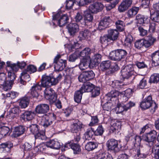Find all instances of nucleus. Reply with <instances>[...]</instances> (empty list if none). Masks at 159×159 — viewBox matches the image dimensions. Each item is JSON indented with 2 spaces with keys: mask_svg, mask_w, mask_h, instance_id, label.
<instances>
[{
  "mask_svg": "<svg viewBox=\"0 0 159 159\" xmlns=\"http://www.w3.org/2000/svg\"><path fill=\"white\" fill-rule=\"evenodd\" d=\"M62 76L61 74L58 75L56 78L52 76H48L46 75H43L42 78L41 84L44 87H46L44 90L45 98H48V97L54 93V91L49 87L52 85L57 84L61 78Z\"/></svg>",
  "mask_w": 159,
  "mask_h": 159,
  "instance_id": "nucleus-1",
  "label": "nucleus"
},
{
  "mask_svg": "<svg viewBox=\"0 0 159 159\" xmlns=\"http://www.w3.org/2000/svg\"><path fill=\"white\" fill-rule=\"evenodd\" d=\"M25 130V129L23 126L16 127L14 129L13 135L15 137H18L23 134Z\"/></svg>",
  "mask_w": 159,
  "mask_h": 159,
  "instance_id": "nucleus-33",
  "label": "nucleus"
},
{
  "mask_svg": "<svg viewBox=\"0 0 159 159\" xmlns=\"http://www.w3.org/2000/svg\"><path fill=\"white\" fill-rule=\"evenodd\" d=\"M159 81V74L154 73L151 76L149 80L150 83H157Z\"/></svg>",
  "mask_w": 159,
  "mask_h": 159,
  "instance_id": "nucleus-42",
  "label": "nucleus"
},
{
  "mask_svg": "<svg viewBox=\"0 0 159 159\" xmlns=\"http://www.w3.org/2000/svg\"><path fill=\"white\" fill-rule=\"evenodd\" d=\"M56 119V116L53 113H48L43 116L40 119V124L45 128L51 125L53 120Z\"/></svg>",
  "mask_w": 159,
  "mask_h": 159,
  "instance_id": "nucleus-6",
  "label": "nucleus"
},
{
  "mask_svg": "<svg viewBox=\"0 0 159 159\" xmlns=\"http://www.w3.org/2000/svg\"><path fill=\"white\" fill-rule=\"evenodd\" d=\"M157 132L155 130H152L146 135L143 136V140L147 142L150 143L151 144L153 143V141L155 139Z\"/></svg>",
  "mask_w": 159,
  "mask_h": 159,
  "instance_id": "nucleus-12",
  "label": "nucleus"
},
{
  "mask_svg": "<svg viewBox=\"0 0 159 159\" xmlns=\"http://www.w3.org/2000/svg\"><path fill=\"white\" fill-rule=\"evenodd\" d=\"M98 146L97 144L94 142H89L85 145V149L88 151H90L93 150Z\"/></svg>",
  "mask_w": 159,
  "mask_h": 159,
  "instance_id": "nucleus-38",
  "label": "nucleus"
},
{
  "mask_svg": "<svg viewBox=\"0 0 159 159\" xmlns=\"http://www.w3.org/2000/svg\"><path fill=\"white\" fill-rule=\"evenodd\" d=\"M83 18L82 13L78 12L75 16V19L76 22H80L82 20Z\"/></svg>",
  "mask_w": 159,
  "mask_h": 159,
  "instance_id": "nucleus-61",
  "label": "nucleus"
},
{
  "mask_svg": "<svg viewBox=\"0 0 159 159\" xmlns=\"http://www.w3.org/2000/svg\"><path fill=\"white\" fill-rule=\"evenodd\" d=\"M27 73L26 70H24L21 73L20 81V82L21 84L25 85L26 83V81H29L30 80V76Z\"/></svg>",
  "mask_w": 159,
  "mask_h": 159,
  "instance_id": "nucleus-24",
  "label": "nucleus"
},
{
  "mask_svg": "<svg viewBox=\"0 0 159 159\" xmlns=\"http://www.w3.org/2000/svg\"><path fill=\"white\" fill-rule=\"evenodd\" d=\"M134 68L131 65L125 66L122 68L120 72L123 79H128L134 74Z\"/></svg>",
  "mask_w": 159,
  "mask_h": 159,
  "instance_id": "nucleus-10",
  "label": "nucleus"
},
{
  "mask_svg": "<svg viewBox=\"0 0 159 159\" xmlns=\"http://www.w3.org/2000/svg\"><path fill=\"white\" fill-rule=\"evenodd\" d=\"M113 107V104L111 102H107L102 106L103 109L104 110L111 111Z\"/></svg>",
  "mask_w": 159,
  "mask_h": 159,
  "instance_id": "nucleus-52",
  "label": "nucleus"
},
{
  "mask_svg": "<svg viewBox=\"0 0 159 159\" xmlns=\"http://www.w3.org/2000/svg\"><path fill=\"white\" fill-rule=\"evenodd\" d=\"M26 71V72L31 74L35 72L37 70V68L33 65H29L28 66L26 69L24 70Z\"/></svg>",
  "mask_w": 159,
  "mask_h": 159,
  "instance_id": "nucleus-49",
  "label": "nucleus"
},
{
  "mask_svg": "<svg viewBox=\"0 0 159 159\" xmlns=\"http://www.w3.org/2000/svg\"><path fill=\"white\" fill-rule=\"evenodd\" d=\"M101 58V55L99 54L94 55L92 57V59L90 58L91 66L94 67L98 65V63L100 61Z\"/></svg>",
  "mask_w": 159,
  "mask_h": 159,
  "instance_id": "nucleus-25",
  "label": "nucleus"
},
{
  "mask_svg": "<svg viewBox=\"0 0 159 159\" xmlns=\"http://www.w3.org/2000/svg\"><path fill=\"white\" fill-rule=\"evenodd\" d=\"M92 96L95 97L98 96L100 93V89L99 87H93V88L91 91Z\"/></svg>",
  "mask_w": 159,
  "mask_h": 159,
  "instance_id": "nucleus-50",
  "label": "nucleus"
},
{
  "mask_svg": "<svg viewBox=\"0 0 159 159\" xmlns=\"http://www.w3.org/2000/svg\"><path fill=\"white\" fill-rule=\"evenodd\" d=\"M119 95V93L118 91L112 90L106 95V97L107 98V100L112 101V99L117 98Z\"/></svg>",
  "mask_w": 159,
  "mask_h": 159,
  "instance_id": "nucleus-34",
  "label": "nucleus"
},
{
  "mask_svg": "<svg viewBox=\"0 0 159 159\" xmlns=\"http://www.w3.org/2000/svg\"><path fill=\"white\" fill-rule=\"evenodd\" d=\"M139 10V7H134L130 9L127 12V16L129 18L134 17L138 12Z\"/></svg>",
  "mask_w": 159,
  "mask_h": 159,
  "instance_id": "nucleus-32",
  "label": "nucleus"
},
{
  "mask_svg": "<svg viewBox=\"0 0 159 159\" xmlns=\"http://www.w3.org/2000/svg\"><path fill=\"white\" fill-rule=\"evenodd\" d=\"M108 34L109 39L112 41H116L119 37V33L116 29H110L108 30Z\"/></svg>",
  "mask_w": 159,
  "mask_h": 159,
  "instance_id": "nucleus-21",
  "label": "nucleus"
},
{
  "mask_svg": "<svg viewBox=\"0 0 159 159\" xmlns=\"http://www.w3.org/2000/svg\"><path fill=\"white\" fill-rule=\"evenodd\" d=\"M111 128L112 129L115 130L120 129L121 128V123L120 121L115 120L111 122Z\"/></svg>",
  "mask_w": 159,
  "mask_h": 159,
  "instance_id": "nucleus-41",
  "label": "nucleus"
},
{
  "mask_svg": "<svg viewBox=\"0 0 159 159\" xmlns=\"http://www.w3.org/2000/svg\"><path fill=\"white\" fill-rule=\"evenodd\" d=\"M132 3V0H124L118 7V10L120 12L126 11L130 7Z\"/></svg>",
  "mask_w": 159,
  "mask_h": 159,
  "instance_id": "nucleus-16",
  "label": "nucleus"
},
{
  "mask_svg": "<svg viewBox=\"0 0 159 159\" xmlns=\"http://www.w3.org/2000/svg\"><path fill=\"white\" fill-rule=\"evenodd\" d=\"M30 131L34 134H36L39 132V126L36 124H32L30 126Z\"/></svg>",
  "mask_w": 159,
  "mask_h": 159,
  "instance_id": "nucleus-48",
  "label": "nucleus"
},
{
  "mask_svg": "<svg viewBox=\"0 0 159 159\" xmlns=\"http://www.w3.org/2000/svg\"><path fill=\"white\" fill-rule=\"evenodd\" d=\"M7 64L6 69L8 71V78L9 79L8 83L9 84H11L12 87V85L16 77L15 72L18 70V67L16 64H11L9 61L7 62Z\"/></svg>",
  "mask_w": 159,
  "mask_h": 159,
  "instance_id": "nucleus-2",
  "label": "nucleus"
},
{
  "mask_svg": "<svg viewBox=\"0 0 159 159\" xmlns=\"http://www.w3.org/2000/svg\"><path fill=\"white\" fill-rule=\"evenodd\" d=\"M151 18L154 21L159 22V12L155 11L152 12L150 11Z\"/></svg>",
  "mask_w": 159,
  "mask_h": 159,
  "instance_id": "nucleus-44",
  "label": "nucleus"
},
{
  "mask_svg": "<svg viewBox=\"0 0 159 159\" xmlns=\"http://www.w3.org/2000/svg\"><path fill=\"white\" fill-rule=\"evenodd\" d=\"M106 145L108 150L113 151L115 152H118L122 149L121 145H119L118 141L114 139L108 140L107 142Z\"/></svg>",
  "mask_w": 159,
  "mask_h": 159,
  "instance_id": "nucleus-7",
  "label": "nucleus"
},
{
  "mask_svg": "<svg viewBox=\"0 0 159 159\" xmlns=\"http://www.w3.org/2000/svg\"><path fill=\"white\" fill-rule=\"evenodd\" d=\"M83 93L80 89L75 92L74 96V100L75 102L78 103L81 102Z\"/></svg>",
  "mask_w": 159,
  "mask_h": 159,
  "instance_id": "nucleus-40",
  "label": "nucleus"
},
{
  "mask_svg": "<svg viewBox=\"0 0 159 159\" xmlns=\"http://www.w3.org/2000/svg\"><path fill=\"white\" fill-rule=\"evenodd\" d=\"M103 8V5L101 3L96 2L90 5L89 9L92 13H97L101 11Z\"/></svg>",
  "mask_w": 159,
  "mask_h": 159,
  "instance_id": "nucleus-15",
  "label": "nucleus"
},
{
  "mask_svg": "<svg viewBox=\"0 0 159 159\" xmlns=\"http://www.w3.org/2000/svg\"><path fill=\"white\" fill-rule=\"evenodd\" d=\"M30 100V97L27 96L21 98L19 100L20 106L21 108H25L29 104Z\"/></svg>",
  "mask_w": 159,
  "mask_h": 159,
  "instance_id": "nucleus-26",
  "label": "nucleus"
},
{
  "mask_svg": "<svg viewBox=\"0 0 159 159\" xmlns=\"http://www.w3.org/2000/svg\"><path fill=\"white\" fill-rule=\"evenodd\" d=\"M152 106H154L155 109L157 107L155 102L153 103L152 97L149 95L143 99L140 103V106L143 109H146L150 108Z\"/></svg>",
  "mask_w": 159,
  "mask_h": 159,
  "instance_id": "nucleus-8",
  "label": "nucleus"
},
{
  "mask_svg": "<svg viewBox=\"0 0 159 159\" xmlns=\"http://www.w3.org/2000/svg\"><path fill=\"white\" fill-rule=\"evenodd\" d=\"M67 28L71 35H74L79 30V26L76 23H70L67 26Z\"/></svg>",
  "mask_w": 159,
  "mask_h": 159,
  "instance_id": "nucleus-22",
  "label": "nucleus"
},
{
  "mask_svg": "<svg viewBox=\"0 0 159 159\" xmlns=\"http://www.w3.org/2000/svg\"><path fill=\"white\" fill-rule=\"evenodd\" d=\"M117 29L120 31H122L125 26L124 22L122 20H118L116 22Z\"/></svg>",
  "mask_w": 159,
  "mask_h": 159,
  "instance_id": "nucleus-47",
  "label": "nucleus"
},
{
  "mask_svg": "<svg viewBox=\"0 0 159 159\" xmlns=\"http://www.w3.org/2000/svg\"><path fill=\"white\" fill-rule=\"evenodd\" d=\"M45 132L43 130H39V132L34 134V136L35 139H41V140L44 139H45Z\"/></svg>",
  "mask_w": 159,
  "mask_h": 159,
  "instance_id": "nucleus-45",
  "label": "nucleus"
},
{
  "mask_svg": "<svg viewBox=\"0 0 159 159\" xmlns=\"http://www.w3.org/2000/svg\"><path fill=\"white\" fill-rule=\"evenodd\" d=\"M6 75L4 73L0 74V85L2 86L3 90L7 91L10 89L11 87L9 84L8 81H6Z\"/></svg>",
  "mask_w": 159,
  "mask_h": 159,
  "instance_id": "nucleus-13",
  "label": "nucleus"
},
{
  "mask_svg": "<svg viewBox=\"0 0 159 159\" xmlns=\"http://www.w3.org/2000/svg\"><path fill=\"white\" fill-rule=\"evenodd\" d=\"M146 85L147 81L145 79L143 78L140 80L138 86L140 88L143 89L146 86Z\"/></svg>",
  "mask_w": 159,
  "mask_h": 159,
  "instance_id": "nucleus-59",
  "label": "nucleus"
},
{
  "mask_svg": "<svg viewBox=\"0 0 159 159\" xmlns=\"http://www.w3.org/2000/svg\"><path fill=\"white\" fill-rule=\"evenodd\" d=\"M13 146L12 143L10 142H7L5 143H3L0 144V148L4 149L6 148L9 149L12 148Z\"/></svg>",
  "mask_w": 159,
  "mask_h": 159,
  "instance_id": "nucleus-53",
  "label": "nucleus"
},
{
  "mask_svg": "<svg viewBox=\"0 0 159 159\" xmlns=\"http://www.w3.org/2000/svg\"><path fill=\"white\" fill-rule=\"evenodd\" d=\"M82 127V124L79 121H77L71 125L70 130L74 133H79Z\"/></svg>",
  "mask_w": 159,
  "mask_h": 159,
  "instance_id": "nucleus-20",
  "label": "nucleus"
},
{
  "mask_svg": "<svg viewBox=\"0 0 159 159\" xmlns=\"http://www.w3.org/2000/svg\"><path fill=\"white\" fill-rule=\"evenodd\" d=\"M154 65L157 66L159 65V50L155 51L151 55Z\"/></svg>",
  "mask_w": 159,
  "mask_h": 159,
  "instance_id": "nucleus-30",
  "label": "nucleus"
},
{
  "mask_svg": "<svg viewBox=\"0 0 159 159\" xmlns=\"http://www.w3.org/2000/svg\"><path fill=\"white\" fill-rule=\"evenodd\" d=\"M94 132L92 128L88 129L84 134L85 138L86 140H89L92 138Z\"/></svg>",
  "mask_w": 159,
  "mask_h": 159,
  "instance_id": "nucleus-36",
  "label": "nucleus"
},
{
  "mask_svg": "<svg viewBox=\"0 0 159 159\" xmlns=\"http://www.w3.org/2000/svg\"><path fill=\"white\" fill-rule=\"evenodd\" d=\"M68 20L67 16L66 15H64L60 17V19L57 21L59 25L62 27L66 24Z\"/></svg>",
  "mask_w": 159,
  "mask_h": 159,
  "instance_id": "nucleus-35",
  "label": "nucleus"
},
{
  "mask_svg": "<svg viewBox=\"0 0 159 159\" xmlns=\"http://www.w3.org/2000/svg\"><path fill=\"white\" fill-rule=\"evenodd\" d=\"M98 122V120L96 116L92 117L91 121L89 124V126H93L96 125Z\"/></svg>",
  "mask_w": 159,
  "mask_h": 159,
  "instance_id": "nucleus-58",
  "label": "nucleus"
},
{
  "mask_svg": "<svg viewBox=\"0 0 159 159\" xmlns=\"http://www.w3.org/2000/svg\"><path fill=\"white\" fill-rule=\"evenodd\" d=\"M111 20L109 16H105L99 23L98 29L100 30H102L107 28L109 25Z\"/></svg>",
  "mask_w": 159,
  "mask_h": 159,
  "instance_id": "nucleus-19",
  "label": "nucleus"
},
{
  "mask_svg": "<svg viewBox=\"0 0 159 159\" xmlns=\"http://www.w3.org/2000/svg\"><path fill=\"white\" fill-rule=\"evenodd\" d=\"M9 130V128L7 127H2L0 129V135L4 137L8 134Z\"/></svg>",
  "mask_w": 159,
  "mask_h": 159,
  "instance_id": "nucleus-46",
  "label": "nucleus"
},
{
  "mask_svg": "<svg viewBox=\"0 0 159 159\" xmlns=\"http://www.w3.org/2000/svg\"><path fill=\"white\" fill-rule=\"evenodd\" d=\"M65 147L68 148L69 147L73 150L74 154H79L81 151L80 146L79 145L73 143L71 141L68 142L65 145Z\"/></svg>",
  "mask_w": 159,
  "mask_h": 159,
  "instance_id": "nucleus-18",
  "label": "nucleus"
},
{
  "mask_svg": "<svg viewBox=\"0 0 159 159\" xmlns=\"http://www.w3.org/2000/svg\"><path fill=\"white\" fill-rule=\"evenodd\" d=\"M137 26L138 27V30L139 32V34L141 36H144L147 35L148 31L144 29L142 27L139 26L137 24Z\"/></svg>",
  "mask_w": 159,
  "mask_h": 159,
  "instance_id": "nucleus-55",
  "label": "nucleus"
},
{
  "mask_svg": "<svg viewBox=\"0 0 159 159\" xmlns=\"http://www.w3.org/2000/svg\"><path fill=\"white\" fill-rule=\"evenodd\" d=\"M146 39L152 45L156 41V38L153 37L152 35H149L147 36L146 37Z\"/></svg>",
  "mask_w": 159,
  "mask_h": 159,
  "instance_id": "nucleus-64",
  "label": "nucleus"
},
{
  "mask_svg": "<svg viewBox=\"0 0 159 159\" xmlns=\"http://www.w3.org/2000/svg\"><path fill=\"white\" fill-rule=\"evenodd\" d=\"M91 35V32L88 29H85L80 32L79 37L81 40L84 39H88Z\"/></svg>",
  "mask_w": 159,
  "mask_h": 159,
  "instance_id": "nucleus-28",
  "label": "nucleus"
},
{
  "mask_svg": "<svg viewBox=\"0 0 159 159\" xmlns=\"http://www.w3.org/2000/svg\"><path fill=\"white\" fill-rule=\"evenodd\" d=\"M93 19V16L90 13L86 11L85 12L84 16V21L85 25H87V23L88 22H91Z\"/></svg>",
  "mask_w": 159,
  "mask_h": 159,
  "instance_id": "nucleus-39",
  "label": "nucleus"
},
{
  "mask_svg": "<svg viewBox=\"0 0 159 159\" xmlns=\"http://www.w3.org/2000/svg\"><path fill=\"white\" fill-rule=\"evenodd\" d=\"M46 146L52 148L58 149L60 147V144L57 141L53 140H50L46 143Z\"/></svg>",
  "mask_w": 159,
  "mask_h": 159,
  "instance_id": "nucleus-27",
  "label": "nucleus"
},
{
  "mask_svg": "<svg viewBox=\"0 0 159 159\" xmlns=\"http://www.w3.org/2000/svg\"><path fill=\"white\" fill-rule=\"evenodd\" d=\"M116 110H117V112L119 113H121L124 111H125V106L123 104L122 105L120 104H118Z\"/></svg>",
  "mask_w": 159,
  "mask_h": 159,
  "instance_id": "nucleus-60",
  "label": "nucleus"
},
{
  "mask_svg": "<svg viewBox=\"0 0 159 159\" xmlns=\"http://www.w3.org/2000/svg\"><path fill=\"white\" fill-rule=\"evenodd\" d=\"M93 68L91 65L90 59H81L79 65L80 69L82 70H85L88 67Z\"/></svg>",
  "mask_w": 159,
  "mask_h": 159,
  "instance_id": "nucleus-17",
  "label": "nucleus"
},
{
  "mask_svg": "<svg viewBox=\"0 0 159 159\" xmlns=\"http://www.w3.org/2000/svg\"><path fill=\"white\" fill-rule=\"evenodd\" d=\"M49 110V106L46 104H40L38 105L35 109L36 113L44 114L48 112Z\"/></svg>",
  "mask_w": 159,
  "mask_h": 159,
  "instance_id": "nucleus-14",
  "label": "nucleus"
},
{
  "mask_svg": "<svg viewBox=\"0 0 159 159\" xmlns=\"http://www.w3.org/2000/svg\"><path fill=\"white\" fill-rule=\"evenodd\" d=\"M127 55V51L123 49H117L111 52L109 57L112 60L119 61L125 58Z\"/></svg>",
  "mask_w": 159,
  "mask_h": 159,
  "instance_id": "nucleus-4",
  "label": "nucleus"
},
{
  "mask_svg": "<svg viewBox=\"0 0 159 159\" xmlns=\"http://www.w3.org/2000/svg\"><path fill=\"white\" fill-rule=\"evenodd\" d=\"M94 0H70L66 1V7L67 9H70L72 8L74 3L79 6H83L84 5L88 4Z\"/></svg>",
  "mask_w": 159,
  "mask_h": 159,
  "instance_id": "nucleus-9",
  "label": "nucleus"
},
{
  "mask_svg": "<svg viewBox=\"0 0 159 159\" xmlns=\"http://www.w3.org/2000/svg\"><path fill=\"white\" fill-rule=\"evenodd\" d=\"M110 40H111L107 35L101 36L100 38V41L101 43L105 45L107 44L108 42Z\"/></svg>",
  "mask_w": 159,
  "mask_h": 159,
  "instance_id": "nucleus-51",
  "label": "nucleus"
},
{
  "mask_svg": "<svg viewBox=\"0 0 159 159\" xmlns=\"http://www.w3.org/2000/svg\"><path fill=\"white\" fill-rule=\"evenodd\" d=\"M91 53V49L88 48H84L78 54L81 59H90L89 55Z\"/></svg>",
  "mask_w": 159,
  "mask_h": 159,
  "instance_id": "nucleus-23",
  "label": "nucleus"
},
{
  "mask_svg": "<svg viewBox=\"0 0 159 159\" xmlns=\"http://www.w3.org/2000/svg\"><path fill=\"white\" fill-rule=\"evenodd\" d=\"M97 159H112L111 156L105 153H100L98 155Z\"/></svg>",
  "mask_w": 159,
  "mask_h": 159,
  "instance_id": "nucleus-56",
  "label": "nucleus"
},
{
  "mask_svg": "<svg viewBox=\"0 0 159 159\" xmlns=\"http://www.w3.org/2000/svg\"><path fill=\"white\" fill-rule=\"evenodd\" d=\"M78 54L75 52L73 54L70 56L69 57V61H74L78 57Z\"/></svg>",
  "mask_w": 159,
  "mask_h": 159,
  "instance_id": "nucleus-63",
  "label": "nucleus"
},
{
  "mask_svg": "<svg viewBox=\"0 0 159 159\" xmlns=\"http://www.w3.org/2000/svg\"><path fill=\"white\" fill-rule=\"evenodd\" d=\"M111 65V62L109 60L103 61L100 63V68L102 71H106V75H109L119 69V67L117 65H115L114 68H112Z\"/></svg>",
  "mask_w": 159,
  "mask_h": 159,
  "instance_id": "nucleus-3",
  "label": "nucleus"
},
{
  "mask_svg": "<svg viewBox=\"0 0 159 159\" xmlns=\"http://www.w3.org/2000/svg\"><path fill=\"white\" fill-rule=\"evenodd\" d=\"M61 55L58 54L54 59V68L57 71L62 70L66 65V61L61 59Z\"/></svg>",
  "mask_w": 159,
  "mask_h": 159,
  "instance_id": "nucleus-5",
  "label": "nucleus"
},
{
  "mask_svg": "<svg viewBox=\"0 0 159 159\" xmlns=\"http://www.w3.org/2000/svg\"><path fill=\"white\" fill-rule=\"evenodd\" d=\"M57 97L55 93L52 94L50 96L48 97V98H46V99L48 100L51 104H52L55 103V102L57 100Z\"/></svg>",
  "mask_w": 159,
  "mask_h": 159,
  "instance_id": "nucleus-54",
  "label": "nucleus"
},
{
  "mask_svg": "<svg viewBox=\"0 0 159 159\" xmlns=\"http://www.w3.org/2000/svg\"><path fill=\"white\" fill-rule=\"evenodd\" d=\"M95 75L93 71H85L83 72L78 77L79 81L85 83L94 77Z\"/></svg>",
  "mask_w": 159,
  "mask_h": 159,
  "instance_id": "nucleus-11",
  "label": "nucleus"
},
{
  "mask_svg": "<svg viewBox=\"0 0 159 159\" xmlns=\"http://www.w3.org/2000/svg\"><path fill=\"white\" fill-rule=\"evenodd\" d=\"M148 19V18L144 15L139 14L136 16V20H137V24L140 25L143 24L145 23V22Z\"/></svg>",
  "mask_w": 159,
  "mask_h": 159,
  "instance_id": "nucleus-37",
  "label": "nucleus"
},
{
  "mask_svg": "<svg viewBox=\"0 0 159 159\" xmlns=\"http://www.w3.org/2000/svg\"><path fill=\"white\" fill-rule=\"evenodd\" d=\"M94 86L93 84L90 83H85L81 87V90L83 93L90 92L93 88Z\"/></svg>",
  "mask_w": 159,
  "mask_h": 159,
  "instance_id": "nucleus-29",
  "label": "nucleus"
},
{
  "mask_svg": "<svg viewBox=\"0 0 159 159\" xmlns=\"http://www.w3.org/2000/svg\"><path fill=\"white\" fill-rule=\"evenodd\" d=\"M135 47L138 49H140L143 46V40H141L136 41L134 44Z\"/></svg>",
  "mask_w": 159,
  "mask_h": 159,
  "instance_id": "nucleus-62",
  "label": "nucleus"
},
{
  "mask_svg": "<svg viewBox=\"0 0 159 159\" xmlns=\"http://www.w3.org/2000/svg\"><path fill=\"white\" fill-rule=\"evenodd\" d=\"M104 132L103 129L102 125L99 126L94 132V134L96 135H101Z\"/></svg>",
  "mask_w": 159,
  "mask_h": 159,
  "instance_id": "nucleus-57",
  "label": "nucleus"
},
{
  "mask_svg": "<svg viewBox=\"0 0 159 159\" xmlns=\"http://www.w3.org/2000/svg\"><path fill=\"white\" fill-rule=\"evenodd\" d=\"M33 114L31 111H25L21 115V118L25 121L30 120L33 118Z\"/></svg>",
  "mask_w": 159,
  "mask_h": 159,
  "instance_id": "nucleus-31",
  "label": "nucleus"
},
{
  "mask_svg": "<svg viewBox=\"0 0 159 159\" xmlns=\"http://www.w3.org/2000/svg\"><path fill=\"white\" fill-rule=\"evenodd\" d=\"M133 41V37L130 34L128 35L125 38L124 41V43L125 45L128 47L131 46Z\"/></svg>",
  "mask_w": 159,
  "mask_h": 159,
  "instance_id": "nucleus-43",
  "label": "nucleus"
}]
</instances>
